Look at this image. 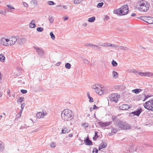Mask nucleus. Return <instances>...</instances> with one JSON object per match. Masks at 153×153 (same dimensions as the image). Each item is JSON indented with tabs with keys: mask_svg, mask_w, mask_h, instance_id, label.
<instances>
[{
	"mask_svg": "<svg viewBox=\"0 0 153 153\" xmlns=\"http://www.w3.org/2000/svg\"><path fill=\"white\" fill-rule=\"evenodd\" d=\"M74 115L73 112L71 110L65 109L61 114L62 119L65 121H70L74 118Z\"/></svg>",
	"mask_w": 153,
	"mask_h": 153,
	"instance_id": "1",
	"label": "nucleus"
},
{
	"mask_svg": "<svg viewBox=\"0 0 153 153\" xmlns=\"http://www.w3.org/2000/svg\"><path fill=\"white\" fill-rule=\"evenodd\" d=\"M128 12V7L127 5H125L119 9H117L114 13L120 16L127 14Z\"/></svg>",
	"mask_w": 153,
	"mask_h": 153,
	"instance_id": "2",
	"label": "nucleus"
},
{
	"mask_svg": "<svg viewBox=\"0 0 153 153\" xmlns=\"http://www.w3.org/2000/svg\"><path fill=\"white\" fill-rule=\"evenodd\" d=\"M116 124L117 125L119 128L122 130H127L131 129L132 127L129 124L126 122L118 120L116 123Z\"/></svg>",
	"mask_w": 153,
	"mask_h": 153,
	"instance_id": "3",
	"label": "nucleus"
},
{
	"mask_svg": "<svg viewBox=\"0 0 153 153\" xmlns=\"http://www.w3.org/2000/svg\"><path fill=\"white\" fill-rule=\"evenodd\" d=\"M139 5H137V7L140 11L143 12L147 11L149 8V5L145 1L142 0L140 1Z\"/></svg>",
	"mask_w": 153,
	"mask_h": 153,
	"instance_id": "4",
	"label": "nucleus"
},
{
	"mask_svg": "<svg viewBox=\"0 0 153 153\" xmlns=\"http://www.w3.org/2000/svg\"><path fill=\"white\" fill-rule=\"evenodd\" d=\"M144 108L150 111H153V99L146 102L143 104Z\"/></svg>",
	"mask_w": 153,
	"mask_h": 153,
	"instance_id": "5",
	"label": "nucleus"
},
{
	"mask_svg": "<svg viewBox=\"0 0 153 153\" xmlns=\"http://www.w3.org/2000/svg\"><path fill=\"white\" fill-rule=\"evenodd\" d=\"M8 45H13L17 41V37L12 36L8 39Z\"/></svg>",
	"mask_w": 153,
	"mask_h": 153,
	"instance_id": "6",
	"label": "nucleus"
},
{
	"mask_svg": "<svg viewBox=\"0 0 153 153\" xmlns=\"http://www.w3.org/2000/svg\"><path fill=\"white\" fill-rule=\"evenodd\" d=\"M8 39L4 37L2 38L0 40V44L4 46L8 45Z\"/></svg>",
	"mask_w": 153,
	"mask_h": 153,
	"instance_id": "7",
	"label": "nucleus"
},
{
	"mask_svg": "<svg viewBox=\"0 0 153 153\" xmlns=\"http://www.w3.org/2000/svg\"><path fill=\"white\" fill-rule=\"evenodd\" d=\"M26 39L25 38H18L17 37V44L19 45H23L26 42Z\"/></svg>",
	"mask_w": 153,
	"mask_h": 153,
	"instance_id": "8",
	"label": "nucleus"
},
{
	"mask_svg": "<svg viewBox=\"0 0 153 153\" xmlns=\"http://www.w3.org/2000/svg\"><path fill=\"white\" fill-rule=\"evenodd\" d=\"M35 49L38 55L41 56H43L44 52L42 48L36 47Z\"/></svg>",
	"mask_w": 153,
	"mask_h": 153,
	"instance_id": "9",
	"label": "nucleus"
},
{
	"mask_svg": "<svg viewBox=\"0 0 153 153\" xmlns=\"http://www.w3.org/2000/svg\"><path fill=\"white\" fill-rule=\"evenodd\" d=\"M92 88L95 89V91L99 95H101L102 94V91H100V88H99L98 87H97L96 85H94L92 86Z\"/></svg>",
	"mask_w": 153,
	"mask_h": 153,
	"instance_id": "10",
	"label": "nucleus"
},
{
	"mask_svg": "<svg viewBox=\"0 0 153 153\" xmlns=\"http://www.w3.org/2000/svg\"><path fill=\"white\" fill-rule=\"evenodd\" d=\"M117 94H111L110 97H109L111 100L112 101H115L116 102H117Z\"/></svg>",
	"mask_w": 153,
	"mask_h": 153,
	"instance_id": "11",
	"label": "nucleus"
},
{
	"mask_svg": "<svg viewBox=\"0 0 153 153\" xmlns=\"http://www.w3.org/2000/svg\"><path fill=\"white\" fill-rule=\"evenodd\" d=\"M130 108L129 105L127 104H123L119 107L120 109L122 110H125L128 109Z\"/></svg>",
	"mask_w": 153,
	"mask_h": 153,
	"instance_id": "12",
	"label": "nucleus"
},
{
	"mask_svg": "<svg viewBox=\"0 0 153 153\" xmlns=\"http://www.w3.org/2000/svg\"><path fill=\"white\" fill-rule=\"evenodd\" d=\"M141 110L142 109L140 108L137 110L132 112L131 114H134V115L139 116L142 112Z\"/></svg>",
	"mask_w": 153,
	"mask_h": 153,
	"instance_id": "13",
	"label": "nucleus"
},
{
	"mask_svg": "<svg viewBox=\"0 0 153 153\" xmlns=\"http://www.w3.org/2000/svg\"><path fill=\"white\" fill-rule=\"evenodd\" d=\"M98 124L100 125L101 127H105L106 126L109 125L111 124V122L102 123V122H99Z\"/></svg>",
	"mask_w": 153,
	"mask_h": 153,
	"instance_id": "14",
	"label": "nucleus"
},
{
	"mask_svg": "<svg viewBox=\"0 0 153 153\" xmlns=\"http://www.w3.org/2000/svg\"><path fill=\"white\" fill-rule=\"evenodd\" d=\"M137 149V147L134 145L131 146L129 149V152H136Z\"/></svg>",
	"mask_w": 153,
	"mask_h": 153,
	"instance_id": "15",
	"label": "nucleus"
},
{
	"mask_svg": "<svg viewBox=\"0 0 153 153\" xmlns=\"http://www.w3.org/2000/svg\"><path fill=\"white\" fill-rule=\"evenodd\" d=\"M46 114V113H44V112H39L37 113L36 114V118L38 119L43 118Z\"/></svg>",
	"mask_w": 153,
	"mask_h": 153,
	"instance_id": "16",
	"label": "nucleus"
},
{
	"mask_svg": "<svg viewBox=\"0 0 153 153\" xmlns=\"http://www.w3.org/2000/svg\"><path fill=\"white\" fill-rule=\"evenodd\" d=\"M84 142L87 145L91 146L92 144V142L89 139L88 137L84 140Z\"/></svg>",
	"mask_w": 153,
	"mask_h": 153,
	"instance_id": "17",
	"label": "nucleus"
},
{
	"mask_svg": "<svg viewBox=\"0 0 153 153\" xmlns=\"http://www.w3.org/2000/svg\"><path fill=\"white\" fill-rule=\"evenodd\" d=\"M146 22L150 24H153V17L148 16Z\"/></svg>",
	"mask_w": 153,
	"mask_h": 153,
	"instance_id": "18",
	"label": "nucleus"
},
{
	"mask_svg": "<svg viewBox=\"0 0 153 153\" xmlns=\"http://www.w3.org/2000/svg\"><path fill=\"white\" fill-rule=\"evenodd\" d=\"M35 20H32L29 24L30 27L31 28H33L36 27V26L35 24Z\"/></svg>",
	"mask_w": 153,
	"mask_h": 153,
	"instance_id": "19",
	"label": "nucleus"
},
{
	"mask_svg": "<svg viewBox=\"0 0 153 153\" xmlns=\"http://www.w3.org/2000/svg\"><path fill=\"white\" fill-rule=\"evenodd\" d=\"M70 131L67 128L65 127L62 129L61 134H64L66 133H68Z\"/></svg>",
	"mask_w": 153,
	"mask_h": 153,
	"instance_id": "20",
	"label": "nucleus"
},
{
	"mask_svg": "<svg viewBox=\"0 0 153 153\" xmlns=\"http://www.w3.org/2000/svg\"><path fill=\"white\" fill-rule=\"evenodd\" d=\"M148 16H140L139 17H137L139 19H141L142 20L145 21L146 22L147 19H148Z\"/></svg>",
	"mask_w": 153,
	"mask_h": 153,
	"instance_id": "21",
	"label": "nucleus"
},
{
	"mask_svg": "<svg viewBox=\"0 0 153 153\" xmlns=\"http://www.w3.org/2000/svg\"><path fill=\"white\" fill-rule=\"evenodd\" d=\"M142 91L141 89H135L132 90L133 92L135 94H138L139 92H141Z\"/></svg>",
	"mask_w": 153,
	"mask_h": 153,
	"instance_id": "22",
	"label": "nucleus"
},
{
	"mask_svg": "<svg viewBox=\"0 0 153 153\" xmlns=\"http://www.w3.org/2000/svg\"><path fill=\"white\" fill-rule=\"evenodd\" d=\"M145 94H143L141 95H140L138 96V99L139 100H143L145 98Z\"/></svg>",
	"mask_w": 153,
	"mask_h": 153,
	"instance_id": "23",
	"label": "nucleus"
},
{
	"mask_svg": "<svg viewBox=\"0 0 153 153\" xmlns=\"http://www.w3.org/2000/svg\"><path fill=\"white\" fill-rule=\"evenodd\" d=\"M95 20V17L94 16L89 18L88 22H93Z\"/></svg>",
	"mask_w": 153,
	"mask_h": 153,
	"instance_id": "24",
	"label": "nucleus"
},
{
	"mask_svg": "<svg viewBox=\"0 0 153 153\" xmlns=\"http://www.w3.org/2000/svg\"><path fill=\"white\" fill-rule=\"evenodd\" d=\"M119 49L120 50H124L125 51H127L128 50V48L127 47L122 46H119Z\"/></svg>",
	"mask_w": 153,
	"mask_h": 153,
	"instance_id": "25",
	"label": "nucleus"
},
{
	"mask_svg": "<svg viewBox=\"0 0 153 153\" xmlns=\"http://www.w3.org/2000/svg\"><path fill=\"white\" fill-rule=\"evenodd\" d=\"M112 76L113 77L116 78L118 77V73L116 71H113L112 72Z\"/></svg>",
	"mask_w": 153,
	"mask_h": 153,
	"instance_id": "26",
	"label": "nucleus"
},
{
	"mask_svg": "<svg viewBox=\"0 0 153 153\" xmlns=\"http://www.w3.org/2000/svg\"><path fill=\"white\" fill-rule=\"evenodd\" d=\"M5 60V57L2 54H0V60L2 62H4Z\"/></svg>",
	"mask_w": 153,
	"mask_h": 153,
	"instance_id": "27",
	"label": "nucleus"
},
{
	"mask_svg": "<svg viewBox=\"0 0 153 153\" xmlns=\"http://www.w3.org/2000/svg\"><path fill=\"white\" fill-rule=\"evenodd\" d=\"M112 45V44H111L110 43H106L104 44H102L100 46L103 47H105L106 46L108 47H111Z\"/></svg>",
	"mask_w": 153,
	"mask_h": 153,
	"instance_id": "28",
	"label": "nucleus"
},
{
	"mask_svg": "<svg viewBox=\"0 0 153 153\" xmlns=\"http://www.w3.org/2000/svg\"><path fill=\"white\" fill-rule=\"evenodd\" d=\"M153 76V74L151 72H145V76L148 77H151Z\"/></svg>",
	"mask_w": 153,
	"mask_h": 153,
	"instance_id": "29",
	"label": "nucleus"
},
{
	"mask_svg": "<svg viewBox=\"0 0 153 153\" xmlns=\"http://www.w3.org/2000/svg\"><path fill=\"white\" fill-rule=\"evenodd\" d=\"M85 45L86 46H90L91 47H97V48L98 47L97 46H96L95 45H93V44L90 43H86L85 44Z\"/></svg>",
	"mask_w": 153,
	"mask_h": 153,
	"instance_id": "30",
	"label": "nucleus"
},
{
	"mask_svg": "<svg viewBox=\"0 0 153 153\" xmlns=\"http://www.w3.org/2000/svg\"><path fill=\"white\" fill-rule=\"evenodd\" d=\"M71 65L70 63H67L65 64V67L67 69H70L71 68Z\"/></svg>",
	"mask_w": 153,
	"mask_h": 153,
	"instance_id": "31",
	"label": "nucleus"
},
{
	"mask_svg": "<svg viewBox=\"0 0 153 153\" xmlns=\"http://www.w3.org/2000/svg\"><path fill=\"white\" fill-rule=\"evenodd\" d=\"M32 4H33L34 6L36 5L37 3L36 0H32L31 2Z\"/></svg>",
	"mask_w": 153,
	"mask_h": 153,
	"instance_id": "32",
	"label": "nucleus"
},
{
	"mask_svg": "<svg viewBox=\"0 0 153 153\" xmlns=\"http://www.w3.org/2000/svg\"><path fill=\"white\" fill-rule=\"evenodd\" d=\"M4 147L3 146V145L2 144V142L0 141V151H2L3 150Z\"/></svg>",
	"mask_w": 153,
	"mask_h": 153,
	"instance_id": "33",
	"label": "nucleus"
},
{
	"mask_svg": "<svg viewBox=\"0 0 153 153\" xmlns=\"http://www.w3.org/2000/svg\"><path fill=\"white\" fill-rule=\"evenodd\" d=\"M97 134V132L96 131L95 132L94 136L93 138V139L94 140H96L98 137V136Z\"/></svg>",
	"mask_w": 153,
	"mask_h": 153,
	"instance_id": "34",
	"label": "nucleus"
},
{
	"mask_svg": "<svg viewBox=\"0 0 153 153\" xmlns=\"http://www.w3.org/2000/svg\"><path fill=\"white\" fill-rule=\"evenodd\" d=\"M118 131V129L117 128H113L111 130V132L114 134L116 133Z\"/></svg>",
	"mask_w": 153,
	"mask_h": 153,
	"instance_id": "35",
	"label": "nucleus"
},
{
	"mask_svg": "<svg viewBox=\"0 0 153 153\" xmlns=\"http://www.w3.org/2000/svg\"><path fill=\"white\" fill-rule=\"evenodd\" d=\"M50 35L51 36V38L52 39L54 40L55 39V36L53 34V32H50Z\"/></svg>",
	"mask_w": 153,
	"mask_h": 153,
	"instance_id": "36",
	"label": "nucleus"
},
{
	"mask_svg": "<svg viewBox=\"0 0 153 153\" xmlns=\"http://www.w3.org/2000/svg\"><path fill=\"white\" fill-rule=\"evenodd\" d=\"M100 148H101L103 149V148H105V147H106L107 144L106 143H105V144H101L100 145Z\"/></svg>",
	"mask_w": 153,
	"mask_h": 153,
	"instance_id": "37",
	"label": "nucleus"
},
{
	"mask_svg": "<svg viewBox=\"0 0 153 153\" xmlns=\"http://www.w3.org/2000/svg\"><path fill=\"white\" fill-rule=\"evenodd\" d=\"M112 64L113 66L116 67L117 65V63L114 60H113L112 62Z\"/></svg>",
	"mask_w": 153,
	"mask_h": 153,
	"instance_id": "38",
	"label": "nucleus"
},
{
	"mask_svg": "<svg viewBox=\"0 0 153 153\" xmlns=\"http://www.w3.org/2000/svg\"><path fill=\"white\" fill-rule=\"evenodd\" d=\"M48 19L49 20L50 22L51 23H52L53 22V19L52 16H49Z\"/></svg>",
	"mask_w": 153,
	"mask_h": 153,
	"instance_id": "39",
	"label": "nucleus"
},
{
	"mask_svg": "<svg viewBox=\"0 0 153 153\" xmlns=\"http://www.w3.org/2000/svg\"><path fill=\"white\" fill-rule=\"evenodd\" d=\"M43 28L42 27H39L37 28L36 30H37L39 32H42L43 30Z\"/></svg>",
	"mask_w": 153,
	"mask_h": 153,
	"instance_id": "40",
	"label": "nucleus"
},
{
	"mask_svg": "<svg viewBox=\"0 0 153 153\" xmlns=\"http://www.w3.org/2000/svg\"><path fill=\"white\" fill-rule=\"evenodd\" d=\"M151 97V95H146V94H145V98L143 100V101H144L146 100L148 98L150 97Z\"/></svg>",
	"mask_w": 153,
	"mask_h": 153,
	"instance_id": "41",
	"label": "nucleus"
},
{
	"mask_svg": "<svg viewBox=\"0 0 153 153\" xmlns=\"http://www.w3.org/2000/svg\"><path fill=\"white\" fill-rule=\"evenodd\" d=\"M103 4V2H102L101 3H99L98 4L97 7L98 8H100V7H101L102 6Z\"/></svg>",
	"mask_w": 153,
	"mask_h": 153,
	"instance_id": "42",
	"label": "nucleus"
},
{
	"mask_svg": "<svg viewBox=\"0 0 153 153\" xmlns=\"http://www.w3.org/2000/svg\"><path fill=\"white\" fill-rule=\"evenodd\" d=\"M98 152V150L97 148H95L93 149L92 153H97Z\"/></svg>",
	"mask_w": 153,
	"mask_h": 153,
	"instance_id": "43",
	"label": "nucleus"
},
{
	"mask_svg": "<svg viewBox=\"0 0 153 153\" xmlns=\"http://www.w3.org/2000/svg\"><path fill=\"white\" fill-rule=\"evenodd\" d=\"M48 3L50 5H53L55 4L54 2L52 1H48Z\"/></svg>",
	"mask_w": 153,
	"mask_h": 153,
	"instance_id": "44",
	"label": "nucleus"
},
{
	"mask_svg": "<svg viewBox=\"0 0 153 153\" xmlns=\"http://www.w3.org/2000/svg\"><path fill=\"white\" fill-rule=\"evenodd\" d=\"M24 97H21L19 98V102L21 103L23 101H24Z\"/></svg>",
	"mask_w": 153,
	"mask_h": 153,
	"instance_id": "45",
	"label": "nucleus"
},
{
	"mask_svg": "<svg viewBox=\"0 0 153 153\" xmlns=\"http://www.w3.org/2000/svg\"><path fill=\"white\" fill-rule=\"evenodd\" d=\"M21 92L22 94H25L27 93V91L26 90L22 89L21 90Z\"/></svg>",
	"mask_w": 153,
	"mask_h": 153,
	"instance_id": "46",
	"label": "nucleus"
},
{
	"mask_svg": "<svg viewBox=\"0 0 153 153\" xmlns=\"http://www.w3.org/2000/svg\"><path fill=\"white\" fill-rule=\"evenodd\" d=\"M6 13L5 11H3L2 10H0V13L2 14H3L4 15H5Z\"/></svg>",
	"mask_w": 153,
	"mask_h": 153,
	"instance_id": "47",
	"label": "nucleus"
},
{
	"mask_svg": "<svg viewBox=\"0 0 153 153\" xmlns=\"http://www.w3.org/2000/svg\"><path fill=\"white\" fill-rule=\"evenodd\" d=\"M7 7L9 8L10 10L11 9H15V8L13 7H12L11 5L10 4L7 5Z\"/></svg>",
	"mask_w": 153,
	"mask_h": 153,
	"instance_id": "48",
	"label": "nucleus"
},
{
	"mask_svg": "<svg viewBox=\"0 0 153 153\" xmlns=\"http://www.w3.org/2000/svg\"><path fill=\"white\" fill-rule=\"evenodd\" d=\"M50 146H51L52 148H54L55 146L54 143L53 142H52L51 143Z\"/></svg>",
	"mask_w": 153,
	"mask_h": 153,
	"instance_id": "49",
	"label": "nucleus"
},
{
	"mask_svg": "<svg viewBox=\"0 0 153 153\" xmlns=\"http://www.w3.org/2000/svg\"><path fill=\"white\" fill-rule=\"evenodd\" d=\"M139 74L141 76H145V73L139 72Z\"/></svg>",
	"mask_w": 153,
	"mask_h": 153,
	"instance_id": "50",
	"label": "nucleus"
},
{
	"mask_svg": "<svg viewBox=\"0 0 153 153\" xmlns=\"http://www.w3.org/2000/svg\"><path fill=\"white\" fill-rule=\"evenodd\" d=\"M83 62L85 63L89 64V62L87 59H84Z\"/></svg>",
	"mask_w": 153,
	"mask_h": 153,
	"instance_id": "51",
	"label": "nucleus"
},
{
	"mask_svg": "<svg viewBox=\"0 0 153 153\" xmlns=\"http://www.w3.org/2000/svg\"><path fill=\"white\" fill-rule=\"evenodd\" d=\"M89 101L90 102H94L93 99L91 97L89 98Z\"/></svg>",
	"mask_w": 153,
	"mask_h": 153,
	"instance_id": "52",
	"label": "nucleus"
},
{
	"mask_svg": "<svg viewBox=\"0 0 153 153\" xmlns=\"http://www.w3.org/2000/svg\"><path fill=\"white\" fill-rule=\"evenodd\" d=\"M23 4L25 7H27L28 6V4L25 2H23Z\"/></svg>",
	"mask_w": 153,
	"mask_h": 153,
	"instance_id": "53",
	"label": "nucleus"
},
{
	"mask_svg": "<svg viewBox=\"0 0 153 153\" xmlns=\"http://www.w3.org/2000/svg\"><path fill=\"white\" fill-rule=\"evenodd\" d=\"M96 46H97L98 47L97 48L96 47H92V48H93L94 49V50H98V49L99 48V46L97 45H96Z\"/></svg>",
	"mask_w": 153,
	"mask_h": 153,
	"instance_id": "54",
	"label": "nucleus"
},
{
	"mask_svg": "<svg viewBox=\"0 0 153 153\" xmlns=\"http://www.w3.org/2000/svg\"><path fill=\"white\" fill-rule=\"evenodd\" d=\"M115 117H114V118H113V117H112V119H113V120L114 121H115V122H115V123H116V122H117V120H118V119H115Z\"/></svg>",
	"mask_w": 153,
	"mask_h": 153,
	"instance_id": "55",
	"label": "nucleus"
},
{
	"mask_svg": "<svg viewBox=\"0 0 153 153\" xmlns=\"http://www.w3.org/2000/svg\"><path fill=\"white\" fill-rule=\"evenodd\" d=\"M69 18V17H68V16H66L65 17H63V19H64V21H65V20H68Z\"/></svg>",
	"mask_w": 153,
	"mask_h": 153,
	"instance_id": "56",
	"label": "nucleus"
},
{
	"mask_svg": "<svg viewBox=\"0 0 153 153\" xmlns=\"http://www.w3.org/2000/svg\"><path fill=\"white\" fill-rule=\"evenodd\" d=\"M109 19V17L107 16H106L104 18L105 20H107Z\"/></svg>",
	"mask_w": 153,
	"mask_h": 153,
	"instance_id": "57",
	"label": "nucleus"
},
{
	"mask_svg": "<svg viewBox=\"0 0 153 153\" xmlns=\"http://www.w3.org/2000/svg\"><path fill=\"white\" fill-rule=\"evenodd\" d=\"M25 104L24 103H23L21 105V109H23L24 107L25 106Z\"/></svg>",
	"mask_w": 153,
	"mask_h": 153,
	"instance_id": "58",
	"label": "nucleus"
},
{
	"mask_svg": "<svg viewBox=\"0 0 153 153\" xmlns=\"http://www.w3.org/2000/svg\"><path fill=\"white\" fill-rule=\"evenodd\" d=\"M93 108L94 109H95L96 108H99L97 107L95 105H94Z\"/></svg>",
	"mask_w": 153,
	"mask_h": 153,
	"instance_id": "59",
	"label": "nucleus"
},
{
	"mask_svg": "<svg viewBox=\"0 0 153 153\" xmlns=\"http://www.w3.org/2000/svg\"><path fill=\"white\" fill-rule=\"evenodd\" d=\"M100 89L99 90L100 91H102V94L104 93V91H103V88L102 87H100Z\"/></svg>",
	"mask_w": 153,
	"mask_h": 153,
	"instance_id": "60",
	"label": "nucleus"
},
{
	"mask_svg": "<svg viewBox=\"0 0 153 153\" xmlns=\"http://www.w3.org/2000/svg\"><path fill=\"white\" fill-rule=\"evenodd\" d=\"M113 47H115V48H116L118 47V46L116 45L115 44H112V46Z\"/></svg>",
	"mask_w": 153,
	"mask_h": 153,
	"instance_id": "61",
	"label": "nucleus"
},
{
	"mask_svg": "<svg viewBox=\"0 0 153 153\" xmlns=\"http://www.w3.org/2000/svg\"><path fill=\"white\" fill-rule=\"evenodd\" d=\"M83 26L86 27L87 26V24L86 23H85L82 24Z\"/></svg>",
	"mask_w": 153,
	"mask_h": 153,
	"instance_id": "62",
	"label": "nucleus"
},
{
	"mask_svg": "<svg viewBox=\"0 0 153 153\" xmlns=\"http://www.w3.org/2000/svg\"><path fill=\"white\" fill-rule=\"evenodd\" d=\"M62 7L63 8L66 9L67 8V7L66 6L63 5L62 6Z\"/></svg>",
	"mask_w": 153,
	"mask_h": 153,
	"instance_id": "63",
	"label": "nucleus"
},
{
	"mask_svg": "<svg viewBox=\"0 0 153 153\" xmlns=\"http://www.w3.org/2000/svg\"><path fill=\"white\" fill-rule=\"evenodd\" d=\"M61 63H61V62H58V63H56V66H59V65H60V64H61Z\"/></svg>",
	"mask_w": 153,
	"mask_h": 153,
	"instance_id": "64",
	"label": "nucleus"
}]
</instances>
